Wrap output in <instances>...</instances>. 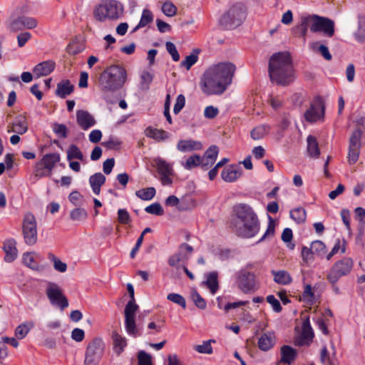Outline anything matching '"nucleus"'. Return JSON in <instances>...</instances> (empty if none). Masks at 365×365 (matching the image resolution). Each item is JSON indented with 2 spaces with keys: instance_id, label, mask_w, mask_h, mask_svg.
<instances>
[{
  "instance_id": "f257e3e1",
  "label": "nucleus",
  "mask_w": 365,
  "mask_h": 365,
  "mask_svg": "<svg viewBox=\"0 0 365 365\" xmlns=\"http://www.w3.org/2000/svg\"><path fill=\"white\" fill-rule=\"evenodd\" d=\"M232 63L222 62L210 66L203 73L200 87L206 95H221L232 83L235 71Z\"/></svg>"
},
{
  "instance_id": "f03ea898",
  "label": "nucleus",
  "mask_w": 365,
  "mask_h": 365,
  "mask_svg": "<svg viewBox=\"0 0 365 365\" xmlns=\"http://www.w3.org/2000/svg\"><path fill=\"white\" fill-rule=\"evenodd\" d=\"M269 73L272 81L286 86L294 80V69L290 56L280 52L272 56L269 64Z\"/></svg>"
},
{
  "instance_id": "7ed1b4c3",
  "label": "nucleus",
  "mask_w": 365,
  "mask_h": 365,
  "mask_svg": "<svg viewBox=\"0 0 365 365\" xmlns=\"http://www.w3.org/2000/svg\"><path fill=\"white\" fill-rule=\"evenodd\" d=\"M127 81L125 68L119 65L107 68L101 75L99 86L104 92H114L120 89Z\"/></svg>"
},
{
  "instance_id": "20e7f679",
  "label": "nucleus",
  "mask_w": 365,
  "mask_h": 365,
  "mask_svg": "<svg viewBox=\"0 0 365 365\" xmlns=\"http://www.w3.org/2000/svg\"><path fill=\"white\" fill-rule=\"evenodd\" d=\"M123 6L119 1L104 0L96 7L93 15L96 19L99 21H115L123 16Z\"/></svg>"
},
{
  "instance_id": "39448f33",
  "label": "nucleus",
  "mask_w": 365,
  "mask_h": 365,
  "mask_svg": "<svg viewBox=\"0 0 365 365\" xmlns=\"http://www.w3.org/2000/svg\"><path fill=\"white\" fill-rule=\"evenodd\" d=\"M246 16L245 6L241 3L232 5L220 18V23L225 29L239 26Z\"/></svg>"
},
{
  "instance_id": "423d86ee",
  "label": "nucleus",
  "mask_w": 365,
  "mask_h": 365,
  "mask_svg": "<svg viewBox=\"0 0 365 365\" xmlns=\"http://www.w3.org/2000/svg\"><path fill=\"white\" fill-rule=\"evenodd\" d=\"M105 351L102 339L95 338L87 345L85 351L84 365H98Z\"/></svg>"
},
{
  "instance_id": "0eeeda50",
  "label": "nucleus",
  "mask_w": 365,
  "mask_h": 365,
  "mask_svg": "<svg viewBox=\"0 0 365 365\" xmlns=\"http://www.w3.org/2000/svg\"><path fill=\"white\" fill-rule=\"evenodd\" d=\"M354 266L353 259L350 257H344L336 261L327 275V280L331 283H336L339 279L348 275Z\"/></svg>"
},
{
  "instance_id": "6e6552de",
  "label": "nucleus",
  "mask_w": 365,
  "mask_h": 365,
  "mask_svg": "<svg viewBox=\"0 0 365 365\" xmlns=\"http://www.w3.org/2000/svg\"><path fill=\"white\" fill-rule=\"evenodd\" d=\"M60 160V155L57 153L44 155L35 165V177L39 179L43 177L49 176L52 170Z\"/></svg>"
},
{
  "instance_id": "1a4fd4ad",
  "label": "nucleus",
  "mask_w": 365,
  "mask_h": 365,
  "mask_svg": "<svg viewBox=\"0 0 365 365\" xmlns=\"http://www.w3.org/2000/svg\"><path fill=\"white\" fill-rule=\"evenodd\" d=\"M235 283L237 287L244 293L253 292L257 289L255 273L241 269L235 274Z\"/></svg>"
},
{
  "instance_id": "9d476101",
  "label": "nucleus",
  "mask_w": 365,
  "mask_h": 365,
  "mask_svg": "<svg viewBox=\"0 0 365 365\" xmlns=\"http://www.w3.org/2000/svg\"><path fill=\"white\" fill-rule=\"evenodd\" d=\"M46 294L50 303L53 306L58 307L61 308V310L68 307V299L63 295L62 289L56 283L48 282L46 284Z\"/></svg>"
},
{
  "instance_id": "9b49d317",
  "label": "nucleus",
  "mask_w": 365,
  "mask_h": 365,
  "mask_svg": "<svg viewBox=\"0 0 365 365\" xmlns=\"http://www.w3.org/2000/svg\"><path fill=\"white\" fill-rule=\"evenodd\" d=\"M138 306L133 302H128L125 308V329L126 333L133 338L140 335V331L135 324V314Z\"/></svg>"
},
{
  "instance_id": "f8f14e48",
  "label": "nucleus",
  "mask_w": 365,
  "mask_h": 365,
  "mask_svg": "<svg viewBox=\"0 0 365 365\" xmlns=\"http://www.w3.org/2000/svg\"><path fill=\"white\" fill-rule=\"evenodd\" d=\"M23 235L26 244L34 245L37 242V229L35 217L26 213L23 221Z\"/></svg>"
},
{
  "instance_id": "ddd939ff",
  "label": "nucleus",
  "mask_w": 365,
  "mask_h": 365,
  "mask_svg": "<svg viewBox=\"0 0 365 365\" xmlns=\"http://www.w3.org/2000/svg\"><path fill=\"white\" fill-rule=\"evenodd\" d=\"M235 231L239 236L246 238L255 237L259 231V222L257 218L235 222Z\"/></svg>"
},
{
  "instance_id": "4468645a",
  "label": "nucleus",
  "mask_w": 365,
  "mask_h": 365,
  "mask_svg": "<svg viewBox=\"0 0 365 365\" xmlns=\"http://www.w3.org/2000/svg\"><path fill=\"white\" fill-rule=\"evenodd\" d=\"M158 173L160 175V180L163 185H170L173 183L172 177L174 175L173 165L160 157L154 159Z\"/></svg>"
},
{
  "instance_id": "2eb2a0df",
  "label": "nucleus",
  "mask_w": 365,
  "mask_h": 365,
  "mask_svg": "<svg viewBox=\"0 0 365 365\" xmlns=\"http://www.w3.org/2000/svg\"><path fill=\"white\" fill-rule=\"evenodd\" d=\"M335 24L333 20L317 15L314 25L310 27L312 32H322L326 36L331 37L335 32Z\"/></svg>"
},
{
  "instance_id": "dca6fc26",
  "label": "nucleus",
  "mask_w": 365,
  "mask_h": 365,
  "mask_svg": "<svg viewBox=\"0 0 365 365\" xmlns=\"http://www.w3.org/2000/svg\"><path fill=\"white\" fill-rule=\"evenodd\" d=\"M314 331L308 318L302 322V330L294 339V344L298 346L309 345L314 338Z\"/></svg>"
},
{
  "instance_id": "f3484780",
  "label": "nucleus",
  "mask_w": 365,
  "mask_h": 365,
  "mask_svg": "<svg viewBox=\"0 0 365 365\" xmlns=\"http://www.w3.org/2000/svg\"><path fill=\"white\" fill-rule=\"evenodd\" d=\"M233 210L237 217V220L235 222H241L257 218V215L253 209L247 204H237L234 207Z\"/></svg>"
},
{
  "instance_id": "a211bd4d",
  "label": "nucleus",
  "mask_w": 365,
  "mask_h": 365,
  "mask_svg": "<svg viewBox=\"0 0 365 365\" xmlns=\"http://www.w3.org/2000/svg\"><path fill=\"white\" fill-rule=\"evenodd\" d=\"M324 106L321 100L315 101L304 113V118L310 123L316 122L323 118Z\"/></svg>"
},
{
  "instance_id": "6ab92c4d",
  "label": "nucleus",
  "mask_w": 365,
  "mask_h": 365,
  "mask_svg": "<svg viewBox=\"0 0 365 365\" xmlns=\"http://www.w3.org/2000/svg\"><path fill=\"white\" fill-rule=\"evenodd\" d=\"M242 174L240 165L232 164L223 169L221 173L222 180L227 182H232L239 179Z\"/></svg>"
},
{
  "instance_id": "aec40b11",
  "label": "nucleus",
  "mask_w": 365,
  "mask_h": 365,
  "mask_svg": "<svg viewBox=\"0 0 365 365\" xmlns=\"http://www.w3.org/2000/svg\"><path fill=\"white\" fill-rule=\"evenodd\" d=\"M76 122L84 130H88L96 123L95 118L88 111L78 110L76 112Z\"/></svg>"
},
{
  "instance_id": "412c9836",
  "label": "nucleus",
  "mask_w": 365,
  "mask_h": 365,
  "mask_svg": "<svg viewBox=\"0 0 365 365\" xmlns=\"http://www.w3.org/2000/svg\"><path fill=\"white\" fill-rule=\"evenodd\" d=\"M42 259V256L36 252H26L23 255V263L35 271L43 269V267L39 264V261Z\"/></svg>"
},
{
  "instance_id": "4be33fe9",
  "label": "nucleus",
  "mask_w": 365,
  "mask_h": 365,
  "mask_svg": "<svg viewBox=\"0 0 365 365\" xmlns=\"http://www.w3.org/2000/svg\"><path fill=\"white\" fill-rule=\"evenodd\" d=\"M219 153V148L217 145H211L209 148L205 152L202 156H201V167L204 170H207L217 160V155Z\"/></svg>"
},
{
  "instance_id": "5701e85b",
  "label": "nucleus",
  "mask_w": 365,
  "mask_h": 365,
  "mask_svg": "<svg viewBox=\"0 0 365 365\" xmlns=\"http://www.w3.org/2000/svg\"><path fill=\"white\" fill-rule=\"evenodd\" d=\"M28 121L24 115L17 116L9 127V132L23 135L28 130Z\"/></svg>"
},
{
  "instance_id": "b1692460",
  "label": "nucleus",
  "mask_w": 365,
  "mask_h": 365,
  "mask_svg": "<svg viewBox=\"0 0 365 365\" xmlns=\"http://www.w3.org/2000/svg\"><path fill=\"white\" fill-rule=\"evenodd\" d=\"M5 252L4 259L7 262H13L17 257L18 251L16 249V242L14 239L6 240L3 246Z\"/></svg>"
},
{
  "instance_id": "393cba45",
  "label": "nucleus",
  "mask_w": 365,
  "mask_h": 365,
  "mask_svg": "<svg viewBox=\"0 0 365 365\" xmlns=\"http://www.w3.org/2000/svg\"><path fill=\"white\" fill-rule=\"evenodd\" d=\"M55 63L51 61L41 62L37 64L33 69V73L36 78L49 75L54 69Z\"/></svg>"
},
{
  "instance_id": "a878e982",
  "label": "nucleus",
  "mask_w": 365,
  "mask_h": 365,
  "mask_svg": "<svg viewBox=\"0 0 365 365\" xmlns=\"http://www.w3.org/2000/svg\"><path fill=\"white\" fill-rule=\"evenodd\" d=\"M202 148L200 142L193 140H181L177 144V149L182 153L200 150Z\"/></svg>"
},
{
  "instance_id": "bb28decb",
  "label": "nucleus",
  "mask_w": 365,
  "mask_h": 365,
  "mask_svg": "<svg viewBox=\"0 0 365 365\" xmlns=\"http://www.w3.org/2000/svg\"><path fill=\"white\" fill-rule=\"evenodd\" d=\"M275 340L274 332L264 333L259 338L258 346L262 351H268L274 346Z\"/></svg>"
},
{
  "instance_id": "cd10ccee",
  "label": "nucleus",
  "mask_w": 365,
  "mask_h": 365,
  "mask_svg": "<svg viewBox=\"0 0 365 365\" xmlns=\"http://www.w3.org/2000/svg\"><path fill=\"white\" fill-rule=\"evenodd\" d=\"M106 177L101 173H96L89 178L90 186L96 195H99L101 187L105 183Z\"/></svg>"
},
{
  "instance_id": "c85d7f7f",
  "label": "nucleus",
  "mask_w": 365,
  "mask_h": 365,
  "mask_svg": "<svg viewBox=\"0 0 365 365\" xmlns=\"http://www.w3.org/2000/svg\"><path fill=\"white\" fill-rule=\"evenodd\" d=\"M145 135L156 141H163L170 138V134L168 132L151 126L145 130Z\"/></svg>"
},
{
  "instance_id": "c756f323",
  "label": "nucleus",
  "mask_w": 365,
  "mask_h": 365,
  "mask_svg": "<svg viewBox=\"0 0 365 365\" xmlns=\"http://www.w3.org/2000/svg\"><path fill=\"white\" fill-rule=\"evenodd\" d=\"M358 28L353 36L356 41L359 43H365V16L359 14L357 17Z\"/></svg>"
},
{
  "instance_id": "7c9ffc66",
  "label": "nucleus",
  "mask_w": 365,
  "mask_h": 365,
  "mask_svg": "<svg viewBox=\"0 0 365 365\" xmlns=\"http://www.w3.org/2000/svg\"><path fill=\"white\" fill-rule=\"evenodd\" d=\"M113 349L118 355L120 354L127 346V339L117 332L112 334Z\"/></svg>"
},
{
  "instance_id": "2f4dec72",
  "label": "nucleus",
  "mask_w": 365,
  "mask_h": 365,
  "mask_svg": "<svg viewBox=\"0 0 365 365\" xmlns=\"http://www.w3.org/2000/svg\"><path fill=\"white\" fill-rule=\"evenodd\" d=\"M73 91V86L71 85L70 81L63 80L57 84L56 94L60 98H65L67 96L70 95Z\"/></svg>"
},
{
  "instance_id": "473e14b6",
  "label": "nucleus",
  "mask_w": 365,
  "mask_h": 365,
  "mask_svg": "<svg viewBox=\"0 0 365 365\" xmlns=\"http://www.w3.org/2000/svg\"><path fill=\"white\" fill-rule=\"evenodd\" d=\"M271 126L267 124H262L255 127L250 132L251 138L255 140H260L264 138L270 131Z\"/></svg>"
},
{
  "instance_id": "72a5a7b5",
  "label": "nucleus",
  "mask_w": 365,
  "mask_h": 365,
  "mask_svg": "<svg viewBox=\"0 0 365 365\" xmlns=\"http://www.w3.org/2000/svg\"><path fill=\"white\" fill-rule=\"evenodd\" d=\"M271 273L274 277V281L279 284L287 285L292 281L290 274L285 270H272Z\"/></svg>"
},
{
  "instance_id": "f704fd0d",
  "label": "nucleus",
  "mask_w": 365,
  "mask_h": 365,
  "mask_svg": "<svg viewBox=\"0 0 365 365\" xmlns=\"http://www.w3.org/2000/svg\"><path fill=\"white\" fill-rule=\"evenodd\" d=\"M307 153L309 157L317 158L319 156L320 150L319 145L315 137L309 135L307 139Z\"/></svg>"
},
{
  "instance_id": "c9c22d12",
  "label": "nucleus",
  "mask_w": 365,
  "mask_h": 365,
  "mask_svg": "<svg viewBox=\"0 0 365 365\" xmlns=\"http://www.w3.org/2000/svg\"><path fill=\"white\" fill-rule=\"evenodd\" d=\"M205 281L204 283L207 285V287L210 289L212 294H215L218 289L219 284L217 281V272H212L205 275Z\"/></svg>"
},
{
  "instance_id": "e433bc0d",
  "label": "nucleus",
  "mask_w": 365,
  "mask_h": 365,
  "mask_svg": "<svg viewBox=\"0 0 365 365\" xmlns=\"http://www.w3.org/2000/svg\"><path fill=\"white\" fill-rule=\"evenodd\" d=\"M299 299L307 305H312L316 302L315 294L310 284H306L304 287V290Z\"/></svg>"
},
{
  "instance_id": "4c0bfd02",
  "label": "nucleus",
  "mask_w": 365,
  "mask_h": 365,
  "mask_svg": "<svg viewBox=\"0 0 365 365\" xmlns=\"http://www.w3.org/2000/svg\"><path fill=\"white\" fill-rule=\"evenodd\" d=\"M346 242L344 239H336L331 252L326 256L327 260H330L332 257L338 253L344 254L346 252Z\"/></svg>"
},
{
  "instance_id": "58836bf2",
  "label": "nucleus",
  "mask_w": 365,
  "mask_h": 365,
  "mask_svg": "<svg viewBox=\"0 0 365 365\" xmlns=\"http://www.w3.org/2000/svg\"><path fill=\"white\" fill-rule=\"evenodd\" d=\"M66 155H67V160L68 161H71L73 159L79 160L81 162L86 163V159L84 157L83 153L81 150L76 145H71L67 150H66Z\"/></svg>"
},
{
  "instance_id": "ea45409f",
  "label": "nucleus",
  "mask_w": 365,
  "mask_h": 365,
  "mask_svg": "<svg viewBox=\"0 0 365 365\" xmlns=\"http://www.w3.org/2000/svg\"><path fill=\"white\" fill-rule=\"evenodd\" d=\"M296 357L295 350L289 346H283L281 349V361L290 364Z\"/></svg>"
},
{
  "instance_id": "a19ab883",
  "label": "nucleus",
  "mask_w": 365,
  "mask_h": 365,
  "mask_svg": "<svg viewBox=\"0 0 365 365\" xmlns=\"http://www.w3.org/2000/svg\"><path fill=\"white\" fill-rule=\"evenodd\" d=\"M317 14H302L301 16L302 35L304 36L307 31L308 26L311 27L314 25Z\"/></svg>"
},
{
  "instance_id": "79ce46f5",
  "label": "nucleus",
  "mask_w": 365,
  "mask_h": 365,
  "mask_svg": "<svg viewBox=\"0 0 365 365\" xmlns=\"http://www.w3.org/2000/svg\"><path fill=\"white\" fill-rule=\"evenodd\" d=\"M311 49L314 52H319L326 60H331V55L329 48L324 44H321L319 41L312 42L310 44Z\"/></svg>"
},
{
  "instance_id": "37998d69",
  "label": "nucleus",
  "mask_w": 365,
  "mask_h": 365,
  "mask_svg": "<svg viewBox=\"0 0 365 365\" xmlns=\"http://www.w3.org/2000/svg\"><path fill=\"white\" fill-rule=\"evenodd\" d=\"M34 327L32 322H25L19 325L15 330V336L18 339H24L31 328Z\"/></svg>"
},
{
  "instance_id": "c03bdc74",
  "label": "nucleus",
  "mask_w": 365,
  "mask_h": 365,
  "mask_svg": "<svg viewBox=\"0 0 365 365\" xmlns=\"http://www.w3.org/2000/svg\"><path fill=\"white\" fill-rule=\"evenodd\" d=\"M155 193L156 190L155 187H150L137 190L135 195L143 200L149 201L155 197Z\"/></svg>"
},
{
  "instance_id": "a18cd8bd",
  "label": "nucleus",
  "mask_w": 365,
  "mask_h": 365,
  "mask_svg": "<svg viewBox=\"0 0 365 365\" xmlns=\"http://www.w3.org/2000/svg\"><path fill=\"white\" fill-rule=\"evenodd\" d=\"M197 206L196 200L191 196H186L182 198L178 209L180 211H186L194 209Z\"/></svg>"
},
{
  "instance_id": "49530a36",
  "label": "nucleus",
  "mask_w": 365,
  "mask_h": 365,
  "mask_svg": "<svg viewBox=\"0 0 365 365\" xmlns=\"http://www.w3.org/2000/svg\"><path fill=\"white\" fill-rule=\"evenodd\" d=\"M289 215L291 219L297 224L302 223L306 220V211L302 207H297L292 210Z\"/></svg>"
},
{
  "instance_id": "de8ad7c7",
  "label": "nucleus",
  "mask_w": 365,
  "mask_h": 365,
  "mask_svg": "<svg viewBox=\"0 0 365 365\" xmlns=\"http://www.w3.org/2000/svg\"><path fill=\"white\" fill-rule=\"evenodd\" d=\"M212 343H215V340L209 339L203 341L201 344L195 346L194 349L200 354H211L213 352Z\"/></svg>"
},
{
  "instance_id": "09e8293b",
  "label": "nucleus",
  "mask_w": 365,
  "mask_h": 365,
  "mask_svg": "<svg viewBox=\"0 0 365 365\" xmlns=\"http://www.w3.org/2000/svg\"><path fill=\"white\" fill-rule=\"evenodd\" d=\"M153 19V15L152 12L148 9H143L140 21L138 24L135 27L133 31H135L140 28L145 27L149 23H150Z\"/></svg>"
},
{
  "instance_id": "8fccbe9b",
  "label": "nucleus",
  "mask_w": 365,
  "mask_h": 365,
  "mask_svg": "<svg viewBox=\"0 0 365 365\" xmlns=\"http://www.w3.org/2000/svg\"><path fill=\"white\" fill-rule=\"evenodd\" d=\"M201 156L199 155H192L189 157L185 162H182L181 165L186 170H191L198 165H201Z\"/></svg>"
},
{
  "instance_id": "3c124183",
  "label": "nucleus",
  "mask_w": 365,
  "mask_h": 365,
  "mask_svg": "<svg viewBox=\"0 0 365 365\" xmlns=\"http://www.w3.org/2000/svg\"><path fill=\"white\" fill-rule=\"evenodd\" d=\"M197 60L198 51L195 50L192 53L187 56L185 59L181 61L180 66L185 68L187 70H190L191 67L197 63Z\"/></svg>"
},
{
  "instance_id": "603ef678",
  "label": "nucleus",
  "mask_w": 365,
  "mask_h": 365,
  "mask_svg": "<svg viewBox=\"0 0 365 365\" xmlns=\"http://www.w3.org/2000/svg\"><path fill=\"white\" fill-rule=\"evenodd\" d=\"M48 258L53 262L55 270L62 273L67 270V264L56 257L53 253H48Z\"/></svg>"
},
{
  "instance_id": "864d4df0",
  "label": "nucleus",
  "mask_w": 365,
  "mask_h": 365,
  "mask_svg": "<svg viewBox=\"0 0 365 365\" xmlns=\"http://www.w3.org/2000/svg\"><path fill=\"white\" fill-rule=\"evenodd\" d=\"M311 250L312 254L317 255L321 257H324L327 253L326 245L320 240L314 241L311 244Z\"/></svg>"
},
{
  "instance_id": "5fc2aeb1",
  "label": "nucleus",
  "mask_w": 365,
  "mask_h": 365,
  "mask_svg": "<svg viewBox=\"0 0 365 365\" xmlns=\"http://www.w3.org/2000/svg\"><path fill=\"white\" fill-rule=\"evenodd\" d=\"M88 217L86 210L83 208L78 207L75 208L70 212V217L73 221H83Z\"/></svg>"
},
{
  "instance_id": "6e6d98bb",
  "label": "nucleus",
  "mask_w": 365,
  "mask_h": 365,
  "mask_svg": "<svg viewBox=\"0 0 365 365\" xmlns=\"http://www.w3.org/2000/svg\"><path fill=\"white\" fill-rule=\"evenodd\" d=\"M7 26L10 31L14 32L24 29L21 17L10 18L8 21Z\"/></svg>"
},
{
  "instance_id": "4d7b16f0",
  "label": "nucleus",
  "mask_w": 365,
  "mask_h": 365,
  "mask_svg": "<svg viewBox=\"0 0 365 365\" xmlns=\"http://www.w3.org/2000/svg\"><path fill=\"white\" fill-rule=\"evenodd\" d=\"M268 220H269V222H268V225H267V230H266L265 232L264 233V235H262V237L259 239L258 242H260L264 240L266 238L272 237L274 234L276 222H275L274 220L269 215H268Z\"/></svg>"
},
{
  "instance_id": "13d9d810",
  "label": "nucleus",
  "mask_w": 365,
  "mask_h": 365,
  "mask_svg": "<svg viewBox=\"0 0 365 365\" xmlns=\"http://www.w3.org/2000/svg\"><path fill=\"white\" fill-rule=\"evenodd\" d=\"M187 257L186 255H183L180 250L178 253H175L170 257L168 259V264L171 267H178L180 263L185 261Z\"/></svg>"
},
{
  "instance_id": "bf43d9fd",
  "label": "nucleus",
  "mask_w": 365,
  "mask_h": 365,
  "mask_svg": "<svg viewBox=\"0 0 365 365\" xmlns=\"http://www.w3.org/2000/svg\"><path fill=\"white\" fill-rule=\"evenodd\" d=\"M361 131L360 130H354L351 136L349 148H361Z\"/></svg>"
},
{
  "instance_id": "052dcab7",
  "label": "nucleus",
  "mask_w": 365,
  "mask_h": 365,
  "mask_svg": "<svg viewBox=\"0 0 365 365\" xmlns=\"http://www.w3.org/2000/svg\"><path fill=\"white\" fill-rule=\"evenodd\" d=\"M53 133L60 138H66L68 135V128L64 124L54 123L53 125Z\"/></svg>"
},
{
  "instance_id": "680f3d73",
  "label": "nucleus",
  "mask_w": 365,
  "mask_h": 365,
  "mask_svg": "<svg viewBox=\"0 0 365 365\" xmlns=\"http://www.w3.org/2000/svg\"><path fill=\"white\" fill-rule=\"evenodd\" d=\"M145 211L147 213L160 216L164 213V210L160 203L155 202L145 208Z\"/></svg>"
},
{
  "instance_id": "e2e57ef3",
  "label": "nucleus",
  "mask_w": 365,
  "mask_h": 365,
  "mask_svg": "<svg viewBox=\"0 0 365 365\" xmlns=\"http://www.w3.org/2000/svg\"><path fill=\"white\" fill-rule=\"evenodd\" d=\"M162 11L165 15L172 17L176 14L177 8L170 1H165L162 6Z\"/></svg>"
},
{
  "instance_id": "0e129e2a",
  "label": "nucleus",
  "mask_w": 365,
  "mask_h": 365,
  "mask_svg": "<svg viewBox=\"0 0 365 365\" xmlns=\"http://www.w3.org/2000/svg\"><path fill=\"white\" fill-rule=\"evenodd\" d=\"M191 296L193 302L197 308L200 309H205L207 307V303L205 300L200 295L197 291H193Z\"/></svg>"
},
{
  "instance_id": "69168bd1",
  "label": "nucleus",
  "mask_w": 365,
  "mask_h": 365,
  "mask_svg": "<svg viewBox=\"0 0 365 365\" xmlns=\"http://www.w3.org/2000/svg\"><path fill=\"white\" fill-rule=\"evenodd\" d=\"M22 21V24L24 29H33L38 25V21L30 16H20Z\"/></svg>"
},
{
  "instance_id": "338daca9",
  "label": "nucleus",
  "mask_w": 365,
  "mask_h": 365,
  "mask_svg": "<svg viewBox=\"0 0 365 365\" xmlns=\"http://www.w3.org/2000/svg\"><path fill=\"white\" fill-rule=\"evenodd\" d=\"M167 299L173 303L181 306L184 309L186 307L185 298L179 294L170 293L167 296Z\"/></svg>"
},
{
  "instance_id": "774afa93",
  "label": "nucleus",
  "mask_w": 365,
  "mask_h": 365,
  "mask_svg": "<svg viewBox=\"0 0 365 365\" xmlns=\"http://www.w3.org/2000/svg\"><path fill=\"white\" fill-rule=\"evenodd\" d=\"M138 365H153L152 357L144 351H140L138 355Z\"/></svg>"
}]
</instances>
